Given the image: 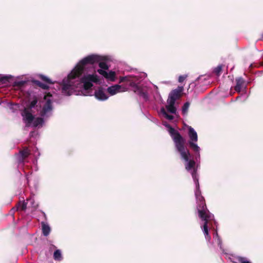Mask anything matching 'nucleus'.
I'll list each match as a JSON object with an SVG mask.
<instances>
[{"label": "nucleus", "instance_id": "nucleus-11", "mask_svg": "<svg viewBox=\"0 0 263 263\" xmlns=\"http://www.w3.org/2000/svg\"><path fill=\"white\" fill-rule=\"evenodd\" d=\"M62 93L65 96H70L74 92V86L71 83H61Z\"/></svg>", "mask_w": 263, "mask_h": 263}, {"label": "nucleus", "instance_id": "nucleus-35", "mask_svg": "<svg viewBox=\"0 0 263 263\" xmlns=\"http://www.w3.org/2000/svg\"><path fill=\"white\" fill-rule=\"evenodd\" d=\"M186 78H187L186 74L179 76V78H178V82H183L184 80H185Z\"/></svg>", "mask_w": 263, "mask_h": 263}, {"label": "nucleus", "instance_id": "nucleus-13", "mask_svg": "<svg viewBox=\"0 0 263 263\" xmlns=\"http://www.w3.org/2000/svg\"><path fill=\"white\" fill-rule=\"evenodd\" d=\"M107 92L111 96L116 94L118 92H123L125 91V89L124 87L118 84H116L110 87H109L107 89Z\"/></svg>", "mask_w": 263, "mask_h": 263}, {"label": "nucleus", "instance_id": "nucleus-3", "mask_svg": "<svg viewBox=\"0 0 263 263\" xmlns=\"http://www.w3.org/2000/svg\"><path fill=\"white\" fill-rule=\"evenodd\" d=\"M40 82L37 80H34L31 77L28 75H21L14 77L11 74H0V82Z\"/></svg>", "mask_w": 263, "mask_h": 263}, {"label": "nucleus", "instance_id": "nucleus-2", "mask_svg": "<svg viewBox=\"0 0 263 263\" xmlns=\"http://www.w3.org/2000/svg\"><path fill=\"white\" fill-rule=\"evenodd\" d=\"M103 60V57L95 54L84 58L77 63L67 76L63 79L62 82H70L79 78L83 73L86 65L98 63Z\"/></svg>", "mask_w": 263, "mask_h": 263}, {"label": "nucleus", "instance_id": "nucleus-15", "mask_svg": "<svg viewBox=\"0 0 263 263\" xmlns=\"http://www.w3.org/2000/svg\"><path fill=\"white\" fill-rule=\"evenodd\" d=\"M30 155V151L27 147H23V149L20 150L18 154V162H24L25 159L28 157Z\"/></svg>", "mask_w": 263, "mask_h": 263}, {"label": "nucleus", "instance_id": "nucleus-4", "mask_svg": "<svg viewBox=\"0 0 263 263\" xmlns=\"http://www.w3.org/2000/svg\"><path fill=\"white\" fill-rule=\"evenodd\" d=\"M189 136L190 141L189 145L190 147L193 150L195 154L196 158L200 157V147L195 142L198 140V136L196 131L191 126L189 128Z\"/></svg>", "mask_w": 263, "mask_h": 263}, {"label": "nucleus", "instance_id": "nucleus-38", "mask_svg": "<svg viewBox=\"0 0 263 263\" xmlns=\"http://www.w3.org/2000/svg\"><path fill=\"white\" fill-rule=\"evenodd\" d=\"M51 95L50 93H48V94H47L46 95H45L44 96V99L46 100L47 99V97H51Z\"/></svg>", "mask_w": 263, "mask_h": 263}, {"label": "nucleus", "instance_id": "nucleus-34", "mask_svg": "<svg viewBox=\"0 0 263 263\" xmlns=\"http://www.w3.org/2000/svg\"><path fill=\"white\" fill-rule=\"evenodd\" d=\"M242 83H237V85L235 87V90L239 92L241 91Z\"/></svg>", "mask_w": 263, "mask_h": 263}, {"label": "nucleus", "instance_id": "nucleus-7", "mask_svg": "<svg viewBox=\"0 0 263 263\" xmlns=\"http://www.w3.org/2000/svg\"><path fill=\"white\" fill-rule=\"evenodd\" d=\"M203 218H200L202 221H204V224L202 228V230L203 231L204 234L205 235V237L206 240H210L211 239V236L209 233L208 230V224L210 221L213 220L214 219V215L212 213H208L207 215H205Z\"/></svg>", "mask_w": 263, "mask_h": 263}, {"label": "nucleus", "instance_id": "nucleus-39", "mask_svg": "<svg viewBox=\"0 0 263 263\" xmlns=\"http://www.w3.org/2000/svg\"><path fill=\"white\" fill-rule=\"evenodd\" d=\"M242 78H239L238 79L236 80V82L239 83L241 82Z\"/></svg>", "mask_w": 263, "mask_h": 263}, {"label": "nucleus", "instance_id": "nucleus-14", "mask_svg": "<svg viewBox=\"0 0 263 263\" xmlns=\"http://www.w3.org/2000/svg\"><path fill=\"white\" fill-rule=\"evenodd\" d=\"M24 117V120L26 122V126H29L34 119V116L30 113L27 108H25L22 114Z\"/></svg>", "mask_w": 263, "mask_h": 263}, {"label": "nucleus", "instance_id": "nucleus-37", "mask_svg": "<svg viewBox=\"0 0 263 263\" xmlns=\"http://www.w3.org/2000/svg\"><path fill=\"white\" fill-rule=\"evenodd\" d=\"M14 84H15V85L14 86H15L22 87V86H23V85L25 83H14Z\"/></svg>", "mask_w": 263, "mask_h": 263}, {"label": "nucleus", "instance_id": "nucleus-42", "mask_svg": "<svg viewBox=\"0 0 263 263\" xmlns=\"http://www.w3.org/2000/svg\"><path fill=\"white\" fill-rule=\"evenodd\" d=\"M262 38L263 39V34H262Z\"/></svg>", "mask_w": 263, "mask_h": 263}, {"label": "nucleus", "instance_id": "nucleus-17", "mask_svg": "<svg viewBox=\"0 0 263 263\" xmlns=\"http://www.w3.org/2000/svg\"><path fill=\"white\" fill-rule=\"evenodd\" d=\"M130 84L131 86H132L134 88V91L135 92L137 93L138 94H139L140 95H141V96H143L144 97L146 95L145 90H144V89L141 87V86L139 85V84H140V83H130Z\"/></svg>", "mask_w": 263, "mask_h": 263}, {"label": "nucleus", "instance_id": "nucleus-12", "mask_svg": "<svg viewBox=\"0 0 263 263\" xmlns=\"http://www.w3.org/2000/svg\"><path fill=\"white\" fill-rule=\"evenodd\" d=\"M95 98L99 101H104L108 98V96L105 93V89L102 87H99L94 93Z\"/></svg>", "mask_w": 263, "mask_h": 263}, {"label": "nucleus", "instance_id": "nucleus-26", "mask_svg": "<svg viewBox=\"0 0 263 263\" xmlns=\"http://www.w3.org/2000/svg\"><path fill=\"white\" fill-rule=\"evenodd\" d=\"M37 76L44 82H53L49 78L42 74H39ZM54 82H57L54 81Z\"/></svg>", "mask_w": 263, "mask_h": 263}, {"label": "nucleus", "instance_id": "nucleus-21", "mask_svg": "<svg viewBox=\"0 0 263 263\" xmlns=\"http://www.w3.org/2000/svg\"><path fill=\"white\" fill-rule=\"evenodd\" d=\"M41 224L43 234L45 236H47L50 234L51 231L50 227L48 224H46L44 222H42Z\"/></svg>", "mask_w": 263, "mask_h": 263}, {"label": "nucleus", "instance_id": "nucleus-10", "mask_svg": "<svg viewBox=\"0 0 263 263\" xmlns=\"http://www.w3.org/2000/svg\"><path fill=\"white\" fill-rule=\"evenodd\" d=\"M183 90V87L178 86L177 88L173 90L170 92L168 100H173L174 102H175L176 100L177 99H180V98L181 97L182 92Z\"/></svg>", "mask_w": 263, "mask_h": 263}, {"label": "nucleus", "instance_id": "nucleus-9", "mask_svg": "<svg viewBox=\"0 0 263 263\" xmlns=\"http://www.w3.org/2000/svg\"><path fill=\"white\" fill-rule=\"evenodd\" d=\"M79 82H99V77L96 72L84 74Z\"/></svg>", "mask_w": 263, "mask_h": 263}, {"label": "nucleus", "instance_id": "nucleus-29", "mask_svg": "<svg viewBox=\"0 0 263 263\" xmlns=\"http://www.w3.org/2000/svg\"><path fill=\"white\" fill-rule=\"evenodd\" d=\"M222 70V65H219L213 69V72L217 75H219Z\"/></svg>", "mask_w": 263, "mask_h": 263}, {"label": "nucleus", "instance_id": "nucleus-33", "mask_svg": "<svg viewBox=\"0 0 263 263\" xmlns=\"http://www.w3.org/2000/svg\"><path fill=\"white\" fill-rule=\"evenodd\" d=\"M260 66H263V62L259 63H252L250 65L249 68H252V67H258Z\"/></svg>", "mask_w": 263, "mask_h": 263}, {"label": "nucleus", "instance_id": "nucleus-28", "mask_svg": "<svg viewBox=\"0 0 263 263\" xmlns=\"http://www.w3.org/2000/svg\"><path fill=\"white\" fill-rule=\"evenodd\" d=\"M201 196V193L199 190V184L198 181H197V183H196V191L195 192L196 198H197V197H199L200 196Z\"/></svg>", "mask_w": 263, "mask_h": 263}, {"label": "nucleus", "instance_id": "nucleus-30", "mask_svg": "<svg viewBox=\"0 0 263 263\" xmlns=\"http://www.w3.org/2000/svg\"><path fill=\"white\" fill-rule=\"evenodd\" d=\"M189 106H190V103L189 102H186L184 104L183 106H182V113L183 114H185L186 113L187 110H188V108L189 107Z\"/></svg>", "mask_w": 263, "mask_h": 263}, {"label": "nucleus", "instance_id": "nucleus-5", "mask_svg": "<svg viewBox=\"0 0 263 263\" xmlns=\"http://www.w3.org/2000/svg\"><path fill=\"white\" fill-rule=\"evenodd\" d=\"M147 74L143 72H137L134 74H129L120 78L119 82H142L146 78Z\"/></svg>", "mask_w": 263, "mask_h": 263}, {"label": "nucleus", "instance_id": "nucleus-24", "mask_svg": "<svg viewBox=\"0 0 263 263\" xmlns=\"http://www.w3.org/2000/svg\"><path fill=\"white\" fill-rule=\"evenodd\" d=\"M98 63H99V66L100 67L99 69H103V70L106 71L108 70L109 66L106 62L101 61L99 62Z\"/></svg>", "mask_w": 263, "mask_h": 263}, {"label": "nucleus", "instance_id": "nucleus-16", "mask_svg": "<svg viewBox=\"0 0 263 263\" xmlns=\"http://www.w3.org/2000/svg\"><path fill=\"white\" fill-rule=\"evenodd\" d=\"M78 84H82V83H78ZM83 88H82V93L85 96L91 95L90 92H92V87L93 83H83Z\"/></svg>", "mask_w": 263, "mask_h": 263}, {"label": "nucleus", "instance_id": "nucleus-23", "mask_svg": "<svg viewBox=\"0 0 263 263\" xmlns=\"http://www.w3.org/2000/svg\"><path fill=\"white\" fill-rule=\"evenodd\" d=\"M161 112L163 115V116L168 120H172L174 119V116L173 115L168 114L164 108H162L161 109Z\"/></svg>", "mask_w": 263, "mask_h": 263}, {"label": "nucleus", "instance_id": "nucleus-22", "mask_svg": "<svg viewBox=\"0 0 263 263\" xmlns=\"http://www.w3.org/2000/svg\"><path fill=\"white\" fill-rule=\"evenodd\" d=\"M53 258L56 260H61L62 259V256L61 252L60 250H57L53 253Z\"/></svg>", "mask_w": 263, "mask_h": 263}, {"label": "nucleus", "instance_id": "nucleus-25", "mask_svg": "<svg viewBox=\"0 0 263 263\" xmlns=\"http://www.w3.org/2000/svg\"><path fill=\"white\" fill-rule=\"evenodd\" d=\"M17 210L20 209L22 211H25L27 208V203L25 201L19 202L16 205Z\"/></svg>", "mask_w": 263, "mask_h": 263}, {"label": "nucleus", "instance_id": "nucleus-36", "mask_svg": "<svg viewBox=\"0 0 263 263\" xmlns=\"http://www.w3.org/2000/svg\"><path fill=\"white\" fill-rule=\"evenodd\" d=\"M206 76H201L200 77H199L198 78V79H197V81H199V80H202V78H203V80H206Z\"/></svg>", "mask_w": 263, "mask_h": 263}, {"label": "nucleus", "instance_id": "nucleus-19", "mask_svg": "<svg viewBox=\"0 0 263 263\" xmlns=\"http://www.w3.org/2000/svg\"><path fill=\"white\" fill-rule=\"evenodd\" d=\"M230 259L234 263H247V260L245 258L236 255H232Z\"/></svg>", "mask_w": 263, "mask_h": 263}, {"label": "nucleus", "instance_id": "nucleus-32", "mask_svg": "<svg viewBox=\"0 0 263 263\" xmlns=\"http://www.w3.org/2000/svg\"><path fill=\"white\" fill-rule=\"evenodd\" d=\"M39 86L40 87L44 89H47L49 88V86L47 85V83H35Z\"/></svg>", "mask_w": 263, "mask_h": 263}, {"label": "nucleus", "instance_id": "nucleus-27", "mask_svg": "<svg viewBox=\"0 0 263 263\" xmlns=\"http://www.w3.org/2000/svg\"><path fill=\"white\" fill-rule=\"evenodd\" d=\"M43 119L42 118H37L33 122V126L37 127L38 125L42 124L43 122Z\"/></svg>", "mask_w": 263, "mask_h": 263}, {"label": "nucleus", "instance_id": "nucleus-18", "mask_svg": "<svg viewBox=\"0 0 263 263\" xmlns=\"http://www.w3.org/2000/svg\"><path fill=\"white\" fill-rule=\"evenodd\" d=\"M167 102L168 103V105L166 106V108L167 110L172 113L175 114L176 112V108L175 106V102H174L173 100H167Z\"/></svg>", "mask_w": 263, "mask_h": 263}, {"label": "nucleus", "instance_id": "nucleus-6", "mask_svg": "<svg viewBox=\"0 0 263 263\" xmlns=\"http://www.w3.org/2000/svg\"><path fill=\"white\" fill-rule=\"evenodd\" d=\"M196 200L197 203V209L199 218L205 217V215L211 213L206 208L204 198L202 196L197 197Z\"/></svg>", "mask_w": 263, "mask_h": 263}, {"label": "nucleus", "instance_id": "nucleus-31", "mask_svg": "<svg viewBox=\"0 0 263 263\" xmlns=\"http://www.w3.org/2000/svg\"><path fill=\"white\" fill-rule=\"evenodd\" d=\"M37 102V100L35 98L34 100H33L31 103L29 104V108L31 109L35 107V106L36 105V103Z\"/></svg>", "mask_w": 263, "mask_h": 263}, {"label": "nucleus", "instance_id": "nucleus-1", "mask_svg": "<svg viewBox=\"0 0 263 263\" xmlns=\"http://www.w3.org/2000/svg\"><path fill=\"white\" fill-rule=\"evenodd\" d=\"M169 133L175 143L176 149L180 155L181 158L185 162V169L188 171L193 169L192 175L193 178L195 179L196 174V170L195 168V161L190 159L191 154L185 146V139L177 130L172 127L169 128Z\"/></svg>", "mask_w": 263, "mask_h": 263}, {"label": "nucleus", "instance_id": "nucleus-20", "mask_svg": "<svg viewBox=\"0 0 263 263\" xmlns=\"http://www.w3.org/2000/svg\"><path fill=\"white\" fill-rule=\"evenodd\" d=\"M52 109L51 101L50 99L47 100L45 104L43 106L42 110V115L45 114Z\"/></svg>", "mask_w": 263, "mask_h": 263}, {"label": "nucleus", "instance_id": "nucleus-40", "mask_svg": "<svg viewBox=\"0 0 263 263\" xmlns=\"http://www.w3.org/2000/svg\"><path fill=\"white\" fill-rule=\"evenodd\" d=\"M42 213L43 214L44 217H45V219H47L46 215L45 214V213L44 212H42Z\"/></svg>", "mask_w": 263, "mask_h": 263}, {"label": "nucleus", "instance_id": "nucleus-41", "mask_svg": "<svg viewBox=\"0 0 263 263\" xmlns=\"http://www.w3.org/2000/svg\"><path fill=\"white\" fill-rule=\"evenodd\" d=\"M248 263H251V262H250V261H248Z\"/></svg>", "mask_w": 263, "mask_h": 263}, {"label": "nucleus", "instance_id": "nucleus-8", "mask_svg": "<svg viewBox=\"0 0 263 263\" xmlns=\"http://www.w3.org/2000/svg\"><path fill=\"white\" fill-rule=\"evenodd\" d=\"M97 72L104 77L107 81L111 82L115 81L117 79V73L112 70H103V69H97Z\"/></svg>", "mask_w": 263, "mask_h": 263}]
</instances>
